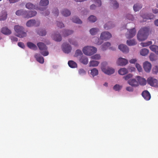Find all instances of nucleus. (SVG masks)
<instances>
[{
	"mask_svg": "<svg viewBox=\"0 0 158 158\" xmlns=\"http://www.w3.org/2000/svg\"><path fill=\"white\" fill-rule=\"evenodd\" d=\"M149 31V27H144L141 28L139 31L137 37L138 40L142 41L146 40Z\"/></svg>",
	"mask_w": 158,
	"mask_h": 158,
	"instance_id": "obj_1",
	"label": "nucleus"
},
{
	"mask_svg": "<svg viewBox=\"0 0 158 158\" xmlns=\"http://www.w3.org/2000/svg\"><path fill=\"white\" fill-rule=\"evenodd\" d=\"M14 30L16 32V35L20 38H23L27 35L26 33L23 31V27L17 25L14 26Z\"/></svg>",
	"mask_w": 158,
	"mask_h": 158,
	"instance_id": "obj_2",
	"label": "nucleus"
},
{
	"mask_svg": "<svg viewBox=\"0 0 158 158\" xmlns=\"http://www.w3.org/2000/svg\"><path fill=\"white\" fill-rule=\"evenodd\" d=\"M82 51L85 55L91 56L96 52L97 49L94 47L87 46L84 47Z\"/></svg>",
	"mask_w": 158,
	"mask_h": 158,
	"instance_id": "obj_3",
	"label": "nucleus"
},
{
	"mask_svg": "<svg viewBox=\"0 0 158 158\" xmlns=\"http://www.w3.org/2000/svg\"><path fill=\"white\" fill-rule=\"evenodd\" d=\"M39 49L41 51L40 53L44 56H48L49 52L47 51V47L44 44L40 42L37 44Z\"/></svg>",
	"mask_w": 158,
	"mask_h": 158,
	"instance_id": "obj_4",
	"label": "nucleus"
},
{
	"mask_svg": "<svg viewBox=\"0 0 158 158\" xmlns=\"http://www.w3.org/2000/svg\"><path fill=\"white\" fill-rule=\"evenodd\" d=\"M148 84L151 86L158 88V81L152 77H150L147 79Z\"/></svg>",
	"mask_w": 158,
	"mask_h": 158,
	"instance_id": "obj_5",
	"label": "nucleus"
},
{
	"mask_svg": "<svg viewBox=\"0 0 158 158\" xmlns=\"http://www.w3.org/2000/svg\"><path fill=\"white\" fill-rule=\"evenodd\" d=\"M101 69L105 73L109 75L113 74L114 72V69L110 67H105L104 66H102Z\"/></svg>",
	"mask_w": 158,
	"mask_h": 158,
	"instance_id": "obj_6",
	"label": "nucleus"
},
{
	"mask_svg": "<svg viewBox=\"0 0 158 158\" xmlns=\"http://www.w3.org/2000/svg\"><path fill=\"white\" fill-rule=\"evenodd\" d=\"M112 37L111 34L108 31H104L101 34L100 38L102 40H109Z\"/></svg>",
	"mask_w": 158,
	"mask_h": 158,
	"instance_id": "obj_7",
	"label": "nucleus"
},
{
	"mask_svg": "<svg viewBox=\"0 0 158 158\" xmlns=\"http://www.w3.org/2000/svg\"><path fill=\"white\" fill-rule=\"evenodd\" d=\"M40 24V22L39 21H36L34 19H31L28 20L26 23V25L28 27L33 26L37 27Z\"/></svg>",
	"mask_w": 158,
	"mask_h": 158,
	"instance_id": "obj_8",
	"label": "nucleus"
},
{
	"mask_svg": "<svg viewBox=\"0 0 158 158\" xmlns=\"http://www.w3.org/2000/svg\"><path fill=\"white\" fill-rule=\"evenodd\" d=\"M136 31L135 29L134 28L128 31L126 36L127 38L130 39L133 37L136 34Z\"/></svg>",
	"mask_w": 158,
	"mask_h": 158,
	"instance_id": "obj_9",
	"label": "nucleus"
},
{
	"mask_svg": "<svg viewBox=\"0 0 158 158\" xmlns=\"http://www.w3.org/2000/svg\"><path fill=\"white\" fill-rule=\"evenodd\" d=\"M62 49L64 52L68 53L71 51L72 48L71 46L69 44L65 43L62 45Z\"/></svg>",
	"mask_w": 158,
	"mask_h": 158,
	"instance_id": "obj_10",
	"label": "nucleus"
},
{
	"mask_svg": "<svg viewBox=\"0 0 158 158\" xmlns=\"http://www.w3.org/2000/svg\"><path fill=\"white\" fill-rule=\"evenodd\" d=\"M143 68L146 72L149 73L151 69L152 65L150 62L146 61L143 63Z\"/></svg>",
	"mask_w": 158,
	"mask_h": 158,
	"instance_id": "obj_11",
	"label": "nucleus"
},
{
	"mask_svg": "<svg viewBox=\"0 0 158 158\" xmlns=\"http://www.w3.org/2000/svg\"><path fill=\"white\" fill-rule=\"evenodd\" d=\"M127 83L132 87H136L139 85V83L135 79H131L128 80Z\"/></svg>",
	"mask_w": 158,
	"mask_h": 158,
	"instance_id": "obj_12",
	"label": "nucleus"
},
{
	"mask_svg": "<svg viewBox=\"0 0 158 158\" xmlns=\"http://www.w3.org/2000/svg\"><path fill=\"white\" fill-rule=\"evenodd\" d=\"M128 62V60L127 59L122 57L119 58L117 61V64L120 66H124L127 64Z\"/></svg>",
	"mask_w": 158,
	"mask_h": 158,
	"instance_id": "obj_13",
	"label": "nucleus"
},
{
	"mask_svg": "<svg viewBox=\"0 0 158 158\" xmlns=\"http://www.w3.org/2000/svg\"><path fill=\"white\" fill-rule=\"evenodd\" d=\"M142 95L144 99L147 101L149 100L151 98L149 92L147 90L143 91L142 93Z\"/></svg>",
	"mask_w": 158,
	"mask_h": 158,
	"instance_id": "obj_14",
	"label": "nucleus"
},
{
	"mask_svg": "<svg viewBox=\"0 0 158 158\" xmlns=\"http://www.w3.org/2000/svg\"><path fill=\"white\" fill-rule=\"evenodd\" d=\"M1 32L3 34L6 35H9L11 33L10 30L6 27H2L1 29Z\"/></svg>",
	"mask_w": 158,
	"mask_h": 158,
	"instance_id": "obj_15",
	"label": "nucleus"
},
{
	"mask_svg": "<svg viewBox=\"0 0 158 158\" xmlns=\"http://www.w3.org/2000/svg\"><path fill=\"white\" fill-rule=\"evenodd\" d=\"M118 48L123 52L127 53L129 51V48L127 46L125 45H120L118 46Z\"/></svg>",
	"mask_w": 158,
	"mask_h": 158,
	"instance_id": "obj_16",
	"label": "nucleus"
},
{
	"mask_svg": "<svg viewBox=\"0 0 158 158\" xmlns=\"http://www.w3.org/2000/svg\"><path fill=\"white\" fill-rule=\"evenodd\" d=\"M136 77L137 80V81L139 83V84L142 85H146V81L145 79L139 76H137Z\"/></svg>",
	"mask_w": 158,
	"mask_h": 158,
	"instance_id": "obj_17",
	"label": "nucleus"
},
{
	"mask_svg": "<svg viewBox=\"0 0 158 158\" xmlns=\"http://www.w3.org/2000/svg\"><path fill=\"white\" fill-rule=\"evenodd\" d=\"M52 37L55 41L57 42H60L62 40V37L59 34H53L52 35Z\"/></svg>",
	"mask_w": 158,
	"mask_h": 158,
	"instance_id": "obj_18",
	"label": "nucleus"
},
{
	"mask_svg": "<svg viewBox=\"0 0 158 158\" xmlns=\"http://www.w3.org/2000/svg\"><path fill=\"white\" fill-rule=\"evenodd\" d=\"M134 18L132 15L130 14H128L126 15L125 17V22L126 23H130L133 20Z\"/></svg>",
	"mask_w": 158,
	"mask_h": 158,
	"instance_id": "obj_19",
	"label": "nucleus"
},
{
	"mask_svg": "<svg viewBox=\"0 0 158 158\" xmlns=\"http://www.w3.org/2000/svg\"><path fill=\"white\" fill-rule=\"evenodd\" d=\"M7 14L5 10L2 11L0 14V21H4L7 19Z\"/></svg>",
	"mask_w": 158,
	"mask_h": 158,
	"instance_id": "obj_20",
	"label": "nucleus"
},
{
	"mask_svg": "<svg viewBox=\"0 0 158 158\" xmlns=\"http://www.w3.org/2000/svg\"><path fill=\"white\" fill-rule=\"evenodd\" d=\"M34 56L37 61L39 62L41 64H43L44 63V60L43 57L40 56L39 54H36Z\"/></svg>",
	"mask_w": 158,
	"mask_h": 158,
	"instance_id": "obj_21",
	"label": "nucleus"
},
{
	"mask_svg": "<svg viewBox=\"0 0 158 158\" xmlns=\"http://www.w3.org/2000/svg\"><path fill=\"white\" fill-rule=\"evenodd\" d=\"M69 66L71 68H77V64L73 60H69L68 62Z\"/></svg>",
	"mask_w": 158,
	"mask_h": 158,
	"instance_id": "obj_22",
	"label": "nucleus"
},
{
	"mask_svg": "<svg viewBox=\"0 0 158 158\" xmlns=\"http://www.w3.org/2000/svg\"><path fill=\"white\" fill-rule=\"evenodd\" d=\"M114 26V25L112 24V22L111 21H109L105 24L104 28L105 29L108 30L113 27Z\"/></svg>",
	"mask_w": 158,
	"mask_h": 158,
	"instance_id": "obj_23",
	"label": "nucleus"
},
{
	"mask_svg": "<svg viewBox=\"0 0 158 158\" xmlns=\"http://www.w3.org/2000/svg\"><path fill=\"white\" fill-rule=\"evenodd\" d=\"M118 72L119 74L123 75L127 73L128 71L127 69L126 68H123L120 69Z\"/></svg>",
	"mask_w": 158,
	"mask_h": 158,
	"instance_id": "obj_24",
	"label": "nucleus"
},
{
	"mask_svg": "<svg viewBox=\"0 0 158 158\" xmlns=\"http://www.w3.org/2000/svg\"><path fill=\"white\" fill-rule=\"evenodd\" d=\"M61 13L65 17H67L70 15L71 12L68 10L64 9L61 11Z\"/></svg>",
	"mask_w": 158,
	"mask_h": 158,
	"instance_id": "obj_25",
	"label": "nucleus"
},
{
	"mask_svg": "<svg viewBox=\"0 0 158 158\" xmlns=\"http://www.w3.org/2000/svg\"><path fill=\"white\" fill-rule=\"evenodd\" d=\"M110 46V43L109 42H106L103 44L102 46V50L105 51Z\"/></svg>",
	"mask_w": 158,
	"mask_h": 158,
	"instance_id": "obj_26",
	"label": "nucleus"
},
{
	"mask_svg": "<svg viewBox=\"0 0 158 158\" xmlns=\"http://www.w3.org/2000/svg\"><path fill=\"white\" fill-rule=\"evenodd\" d=\"M27 46L30 49L36 50L37 49L36 46L34 44L31 42H28L27 43Z\"/></svg>",
	"mask_w": 158,
	"mask_h": 158,
	"instance_id": "obj_27",
	"label": "nucleus"
},
{
	"mask_svg": "<svg viewBox=\"0 0 158 158\" xmlns=\"http://www.w3.org/2000/svg\"><path fill=\"white\" fill-rule=\"evenodd\" d=\"M151 50L158 55V46L155 45H152L150 46Z\"/></svg>",
	"mask_w": 158,
	"mask_h": 158,
	"instance_id": "obj_28",
	"label": "nucleus"
},
{
	"mask_svg": "<svg viewBox=\"0 0 158 158\" xmlns=\"http://www.w3.org/2000/svg\"><path fill=\"white\" fill-rule=\"evenodd\" d=\"M127 44L129 46H132L136 45L137 43L134 39L128 40L127 41Z\"/></svg>",
	"mask_w": 158,
	"mask_h": 158,
	"instance_id": "obj_29",
	"label": "nucleus"
},
{
	"mask_svg": "<svg viewBox=\"0 0 158 158\" xmlns=\"http://www.w3.org/2000/svg\"><path fill=\"white\" fill-rule=\"evenodd\" d=\"M38 34L41 36H44L46 35V32L45 29H40L37 31Z\"/></svg>",
	"mask_w": 158,
	"mask_h": 158,
	"instance_id": "obj_30",
	"label": "nucleus"
},
{
	"mask_svg": "<svg viewBox=\"0 0 158 158\" xmlns=\"http://www.w3.org/2000/svg\"><path fill=\"white\" fill-rule=\"evenodd\" d=\"M48 4L49 1L48 0H41L39 5L41 6H46Z\"/></svg>",
	"mask_w": 158,
	"mask_h": 158,
	"instance_id": "obj_31",
	"label": "nucleus"
},
{
	"mask_svg": "<svg viewBox=\"0 0 158 158\" xmlns=\"http://www.w3.org/2000/svg\"><path fill=\"white\" fill-rule=\"evenodd\" d=\"M73 31L72 30H64L63 31V35L64 36H67L72 34Z\"/></svg>",
	"mask_w": 158,
	"mask_h": 158,
	"instance_id": "obj_32",
	"label": "nucleus"
},
{
	"mask_svg": "<svg viewBox=\"0 0 158 158\" xmlns=\"http://www.w3.org/2000/svg\"><path fill=\"white\" fill-rule=\"evenodd\" d=\"M80 62L84 64H88V61L87 58L85 56H82L80 59Z\"/></svg>",
	"mask_w": 158,
	"mask_h": 158,
	"instance_id": "obj_33",
	"label": "nucleus"
},
{
	"mask_svg": "<svg viewBox=\"0 0 158 158\" xmlns=\"http://www.w3.org/2000/svg\"><path fill=\"white\" fill-rule=\"evenodd\" d=\"M142 8V5L139 3L135 4L133 6V9L135 11H137L139 10Z\"/></svg>",
	"mask_w": 158,
	"mask_h": 158,
	"instance_id": "obj_34",
	"label": "nucleus"
},
{
	"mask_svg": "<svg viewBox=\"0 0 158 158\" xmlns=\"http://www.w3.org/2000/svg\"><path fill=\"white\" fill-rule=\"evenodd\" d=\"M110 3L113 4V6L114 9H117L119 7V4L115 0H110Z\"/></svg>",
	"mask_w": 158,
	"mask_h": 158,
	"instance_id": "obj_35",
	"label": "nucleus"
},
{
	"mask_svg": "<svg viewBox=\"0 0 158 158\" xmlns=\"http://www.w3.org/2000/svg\"><path fill=\"white\" fill-rule=\"evenodd\" d=\"M149 50L146 48H143L140 51V54L143 56H145L148 53Z\"/></svg>",
	"mask_w": 158,
	"mask_h": 158,
	"instance_id": "obj_36",
	"label": "nucleus"
},
{
	"mask_svg": "<svg viewBox=\"0 0 158 158\" xmlns=\"http://www.w3.org/2000/svg\"><path fill=\"white\" fill-rule=\"evenodd\" d=\"M142 17L143 19H152L154 17L153 15L152 14L150 15H142Z\"/></svg>",
	"mask_w": 158,
	"mask_h": 158,
	"instance_id": "obj_37",
	"label": "nucleus"
},
{
	"mask_svg": "<svg viewBox=\"0 0 158 158\" xmlns=\"http://www.w3.org/2000/svg\"><path fill=\"white\" fill-rule=\"evenodd\" d=\"M99 29L97 28H92L89 31L90 34L92 35H96Z\"/></svg>",
	"mask_w": 158,
	"mask_h": 158,
	"instance_id": "obj_38",
	"label": "nucleus"
},
{
	"mask_svg": "<svg viewBox=\"0 0 158 158\" xmlns=\"http://www.w3.org/2000/svg\"><path fill=\"white\" fill-rule=\"evenodd\" d=\"M90 73L94 77L98 74V70L96 68H94L91 70Z\"/></svg>",
	"mask_w": 158,
	"mask_h": 158,
	"instance_id": "obj_39",
	"label": "nucleus"
},
{
	"mask_svg": "<svg viewBox=\"0 0 158 158\" xmlns=\"http://www.w3.org/2000/svg\"><path fill=\"white\" fill-rule=\"evenodd\" d=\"M72 21L75 23L81 24L82 23L81 20L78 18L74 16L72 19Z\"/></svg>",
	"mask_w": 158,
	"mask_h": 158,
	"instance_id": "obj_40",
	"label": "nucleus"
},
{
	"mask_svg": "<svg viewBox=\"0 0 158 158\" xmlns=\"http://www.w3.org/2000/svg\"><path fill=\"white\" fill-rule=\"evenodd\" d=\"M99 62L97 61L92 60L91 61L89 62L90 66H98Z\"/></svg>",
	"mask_w": 158,
	"mask_h": 158,
	"instance_id": "obj_41",
	"label": "nucleus"
},
{
	"mask_svg": "<svg viewBox=\"0 0 158 158\" xmlns=\"http://www.w3.org/2000/svg\"><path fill=\"white\" fill-rule=\"evenodd\" d=\"M26 7L28 9H32L35 8V6L32 3L28 2L26 4Z\"/></svg>",
	"mask_w": 158,
	"mask_h": 158,
	"instance_id": "obj_42",
	"label": "nucleus"
},
{
	"mask_svg": "<svg viewBox=\"0 0 158 158\" xmlns=\"http://www.w3.org/2000/svg\"><path fill=\"white\" fill-rule=\"evenodd\" d=\"M68 41L70 44L74 45L75 46H77L78 45L77 42L76 40H74L71 39H69Z\"/></svg>",
	"mask_w": 158,
	"mask_h": 158,
	"instance_id": "obj_43",
	"label": "nucleus"
},
{
	"mask_svg": "<svg viewBox=\"0 0 158 158\" xmlns=\"http://www.w3.org/2000/svg\"><path fill=\"white\" fill-rule=\"evenodd\" d=\"M152 44V42L151 41H148L147 42L141 43L140 44L143 47H147L151 45Z\"/></svg>",
	"mask_w": 158,
	"mask_h": 158,
	"instance_id": "obj_44",
	"label": "nucleus"
},
{
	"mask_svg": "<svg viewBox=\"0 0 158 158\" xmlns=\"http://www.w3.org/2000/svg\"><path fill=\"white\" fill-rule=\"evenodd\" d=\"M88 19L91 22H94L97 20L96 17L94 15H91Z\"/></svg>",
	"mask_w": 158,
	"mask_h": 158,
	"instance_id": "obj_45",
	"label": "nucleus"
},
{
	"mask_svg": "<svg viewBox=\"0 0 158 158\" xmlns=\"http://www.w3.org/2000/svg\"><path fill=\"white\" fill-rule=\"evenodd\" d=\"M133 77V75L132 74L129 73L127 75L123 77V78L125 80H128Z\"/></svg>",
	"mask_w": 158,
	"mask_h": 158,
	"instance_id": "obj_46",
	"label": "nucleus"
},
{
	"mask_svg": "<svg viewBox=\"0 0 158 158\" xmlns=\"http://www.w3.org/2000/svg\"><path fill=\"white\" fill-rule=\"evenodd\" d=\"M122 86L118 84L115 85L113 87V88L115 91H118L121 89L122 88Z\"/></svg>",
	"mask_w": 158,
	"mask_h": 158,
	"instance_id": "obj_47",
	"label": "nucleus"
},
{
	"mask_svg": "<svg viewBox=\"0 0 158 158\" xmlns=\"http://www.w3.org/2000/svg\"><path fill=\"white\" fill-rule=\"evenodd\" d=\"M82 55V51L79 49L77 50L75 53L74 56L77 57L79 56H81Z\"/></svg>",
	"mask_w": 158,
	"mask_h": 158,
	"instance_id": "obj_48",
	"label": "nucleus"
},
{
	"mask_svg": "<svg viewBox=\"0 0 158 158\" xmlns=\"http://www.w3.org/2000/svg\"><path fill=\"white\" fill-rule=\"evenodd\" d=\"M91 59L96 60H99L101 58V56L99 54H96L91 57Z\"/></svg>",
	"mask_w": 158,
	"mask_h": 158,
	"instance_id": "obj_49",
	"label": "nucleus"
},
{
	"mask_svg": "<svg viewBox=\"0 0 158 158\" xmlns=\"http://www.w3.org/2000/svg\"><path fill=\"white\" fill-rule=\"evenodd\" d=\"M29 16H28L27 17H29L30 18L35 16L37 14V12L35 11H29Z\"/></svg>",
	"mask_w": 158,
	"mask_h": 158,
	"instance_id": "obj_50",
	"label": "nucleus"
},
{
	"mask_svg": "<svg viewBox=\"0 0 158 158\" xmlns=\"http://www.w3.org/2000/svg\"><path fill=\"white\" fill-rule=\"evenodd\" d=\"M24 18H29V17H27L29 16V11H27L25 10H23V15Z\"/></svg>",
	"mask_w": 158,
	"mask_h": 158,
	"instance_id": "obj_51",
	"label": "nucleus"
},
{
	"mask_svg": "<svg viewBox=\"0 0 158 158\" xmlns=\"http://www.w3.org/2000/svg\"><path fill=\"white\" fill-rule=\"evenodd\" d=\"M149 58L150 60L152 61H154L156 60L155 55L154 54L152 53L150 54L149 56Z\"/></svg>",
	"mask_w": 158,
	"mask_h": 158,
	"instance_id": "obj_52",
	"label": "nucleus"
},
{
	"mask_svg": "<svg viewBox=\"0 0 158 158\" xmlns=\"http://www.w3.org/2000/svg\"><path fill=\"white\" fill-rule=\"evenodd\" d=\"M23 10H17L15 13L16 15L19 16L23 15Z\"/></svg>",
	"mask_w": 158,
	"mask_h": 158,
	"instance_id": "obj_53",
	"label": "nucleus"
},
{
	"mask_svg": "<svg viewBox=\"0 0 158 158\" xmlns=\"http://www.w3.org/2000/svg\"><path fill=\"white\" fill-rule=\"evenodd\" d=\"M152 73H153L156 74L158 73V66H154L152 70Z\"/></svg>",
	"mask_w": 158,
	"mask_h": 158,
	"instance_id": "obj_54",
	"label": "nucleus"
},
{
	"mask_svg": "<svg viewBox=\"0 0 158 158\" xmlns=\"http://www.w3.org/2000/svg\"><path fill=\"white\" fill-rule=\"evenodd\" d=\"M78 73L79 74L81 75H83L85 74L86 73L85 71L83 69H79Z\"/></svg>",
	"mask_w": 158,
	"mask_h": 158,
	"instance_id": "obj_55",
	"label": "nucleus"
},
{
	"mask_svg": "<svg viewBox=\"0 0 158 158\" xmlns=\"http://www.w3.org/2000/svg\"><path fill=\"white\" fill-rule=\"evenodd\" d=\"M135 67L138 70L139 72H141L142 71V68L141 66L138 63H136L135 64Z\"/></svg>",
	"mask_w": 158,
	"mask_h": 158,
	"instance_id": "obj_56",
	"label": "nucleus"
},
{
	"mask_svg": "<svg viewBox=\"0 0 158 158\" xmlns=\"http://www.w3.org/2000/svg\"><path fill=\"white\" fill-rule=\"evenodd\" d=\"M18 45L19 47H20L24 49L25 48V46L24 44L22 42H19L18 43Z\"/></svg>",
	"mask_w": 158,
	"mask_h": 158,
	"instance_id": "obj_57",
	"label": "nucleus"
},
{
	"mask_svg": "<svg viewBox=\"0 0 158 158\" xmlns=\"http://www.w3.org/2000/svg\"><path fill=\"white\" fill-rule=\"evenodd\" d=\"M57 25L58 27L60 28L63 27H64V24L60 22H57Z\"/></svg>",
	"mask_w": 158,
	"mask_h": 158,
	"instance_id": "obj_58",
	"label": "nucleus"
},
{
	"mask_svg": "<svg viewBox=\"0 0 158 158\" xmlns=\"http://www.w3.org/2000/svg\"><path fill=\"white\" fill-rule=\"evenodd\" d=\"M95 2L98 6H100L102 5V2L101 0H95Z\"/></svg>",
	"mask_w": 158,
	"mask_h": 158,
	"instance_id": "obj_59",
	"label": "nucleus"
},
{
	"mask_svg": "<svg viewBox=\"0 0 158 158\" xmlns=\"http://www.w3.org/2000/svg\"><path fill=\"white\" fill-rule=\"evenodd\" d=\"M10 39L13 42H17L18 41V38L15 36H11L10 37Z\"/></svg>",
	"mask_w": 158,
	"mask_h": 158,
	"instance_id": "obj_60",
	"label": "nucleus"
},
{
	"mask_svg": "<svg viewBox=\"0 0 158 158\" xmlns=\"http://www.w3.org/2000/svg\"><path fill=\"white\" fill-rule=\"evenodd\" d=\"M126 89L127 91L129 92H132L134 90L133 88L131 86L127 87Z\"/></svg>",
	"mask_w": 158,
	"mask_h": 158,
	"instance_id": "obj_61",
	"label": "nucleus"
},
{
	"mask_svg": "<svg viewBox=\"0 0 158 158\" xmlns=\"http://www.w3.org/2000/svg\"><path fill=\"white\" fill-rule=\"evenodd\" d=\"M53 12L55 14V16H57L59 14V12L57 8H56L53 11Z\"/></svg>",
	"mask_w": 158,
	"mask_h": 158,
	"instance_id": "obj_62",
	"label": "nucleus"
},
{
	"mask_svg": "<svg viewBox=\"0 0 158 158\" xmlns=\"http://www.w3.org/2000/svg\"><path fill=\"white\" fill-rule=\"evenodd\" d=\"M137 61L136 59H132L129 60V62L131 64H135Z\"/></svg>",
	"mask_w": 158,
	"mask_h": 158,
	"instance_id": "obj_63",
	"label": "nucleus"
},
{
	"mask_svg": "<svg viewBox=\"0 0 158 158\" xmlns=\"http://www.w3.org/2000/svg\"><path fill=\"white\" fill-rule=\"evenodd\" d=\"M43 14L45 16L48 15L50 14V12L48 10H45L44 11L43 13Z\"/></svg>",
	"mask_w": 158,
	"mask_h": 158,
	"instance_id": "obj_64",
	"label": "nucleus"
}]
</instances>
